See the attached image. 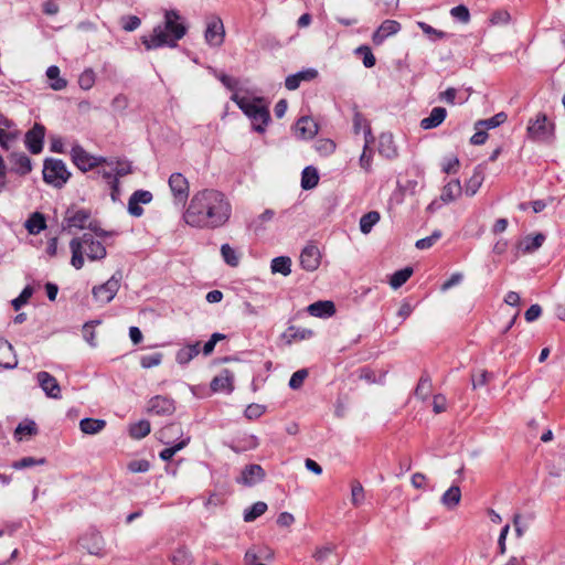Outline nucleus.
Listing matches in <instances>:
<instances>
[{"label":"nucleus","instance_id":"1","mask_svg":"<svg viewBox=\"0 0 565 565\" xmlns=\"http://www.w3.org/2000/svg\"><path fill=\"white\" fill-rule=\"evenodd\" d=\"M231 213L232 206L224 193L204 189L192 196L183 217L192 227L215 230L228 222Z\"/></svg>","mask_w":565,"mask_h":565},{"label":"nucleus","instance_id":"2","mask_svg":"<svg viewBox=\"0 0 565 565\" xmlns=\"http://www.w3.org/2000/svg\"><path fill=\"white\" fill-rule=\"evenodd\" d=\"M188 32V25L184 18L177 10H166L163 22L153 28L148 35L141 36V43L147 51L159 47H177L178 42L184 38Z\"/></svg>","mask_w":565,"mask_h":565},{"label":"nucleus","instance_id":"3","mask_svg":"<svg viewBox=\"0 0 565 565\" xmlns=\"http://www.w3.org/2000/svg\"><path fill=\"white\" fill-rule=\"evenodd\" d=\"M70 248L72 252L71 264L76 269H81L84 266V253L90 260H99L106 256V248L103 243L95 241L89 233L73 238L70 242Z\"/></svg>","mask_w":565,"mask_h":565},{"label":"nucleus","instance_id":"4","mask_svg":"<svg viewBox=\"0 0 565 565\" xmlns=\"http://www.w3.org/2000/svg\"><path fill=\"white\" fill-rule=\"evenodd\" d=\"M233 102L243 110V113L253 121V128L257 132H264L270 115L267 106L262 105V98L249 99L233 94L231 97Z\"/></svg>","mask_w":565,"mask_h":565},{"label":"nucleus","instance_id":"5","mask_svg":"<svg viewBox=\"0 0 565 565\" xmlns=\"http://www.w3.org/2000/svg\"><path fill=\"white\" fill-rule=\"evenodd\" d=\"M527 136L537 142H551L555 135V125L544 113H539L534 119L527 124Z\"/></svg>","mask_w":565,"mask_h":565},{"label":"nucleus","instance_id":"6","mask_svg":"<svg viewBox=\"0 0 565 565\" xmlns=\"http://www.w3.org/2000/svg\"><path fill=\"white\" fill-rule=\"evenodd\" d=\"M65 163L60 159H46L43 168V179L55 188H62L70 179Z\"/></svg>","mask_w":565,"mask_h":565},{"label":"nucleus","instance_id":"7","mask_svg":"<svg viewBox=\"0 0 565 565\" xmlns=\"http://www.w3.org/2000/svg\"><path fill=\"white\" fill-rule=\"evenodd\" d=\"M120 279L121 274L116 273L106 282L95 286L92 290L95 300L102 303L110 302L119 290Z\"/></svg>","mask_w":565,"mask_h":565},{"label":"nucleus","instance_id":"8","mask_svg":"<svg viewBox=\"0 0 565 565\" xmlns=\"http://www.w3.org/2000/svg\"><path fill=\"white\" fill-rule=\"evenodd\" d=\"M78 542L82 548L87 551L90 555L98 557L105 555V541L99 532L89 530L79 537Z\"/></svg>","mask_w":565,"mask_h":565},{"label":"nucleus","instance_id":"9","mask_svg":"<svg viewBox=\"0 0 565 565\" xmlns=\"http://www.w3.org/2000/svg\"><path fill=\"white\" fill-rule=\"evenodd\" d=\"M72 160L74 164L82 171L86 172L95 167H98L102 162L106 160L104 158H97L89 154L83 147L79 145H75L72 147L71 151Z\"/></svg>","mask_w":565,"mask_h":565},{"label":"nucleus","instance_id":"10","mask_svg":"<svg viewBox=\"0 0 565 565\" xmlns=\"http://www.w3.org/2000/svg\"><path fill=\"white\" fill-rule=\"evenodd\" d=\"M225 31L223 22L220 18H213L207 22L204 32L205 42L210 46L217 47L224 42Z\"/></svg>","mask_w":565,"mask_h":565},{"label":"nucleus","instance_id":"11","mask_svg":"<svg viewBox=\"0 0 565 565\" xmlns=\"http://www.w3.org/2000/svg\"><path fill=\"white\" fill-rule=\"evenodd\" d=\"M168 182L174 200L179 203H184L189 196V182L186 178L175 172L170 175Z\"/></svg>","mask_w":565,"mask_h":565},{"label":"nucleus","instance_id":"12","mask_svg":"<svg viewBox=\"0 0 565 565\" xmlns=\"http://www.w3.org/2000/svg\"><path fill=\"white\" fill-rule=\"evenodd\" d=\"M265 470L262 466L252 463L244 467L241 472V476L236 479L238 483H242L247 487H253L265 479Z\"/></svg>","mask_w":565,"mask_h":565},{"label":"nucleus","instance_id":"13","mask_svg":"<svg viewBox=\"0 0 565 565\" xmlns=\"http://www.w3.org/2000/svg\"><path fill=\"white\" fill-rule=\"evenodd\" d=\"M321 254L316 245H307L300 254V265L307 271H315L320 266Z\"/></svg>","mask_w":565,"mask_h":565},{"label":"nucleus","instance_id":"14","mask_svg":"<svg viewBox=\"0 0 565 565\" xmlns=\"http://www.w3.org/2000/svg\"><path fill=\"white\" fill-rule=\"evenodd\" d=\"M294 131L297 138L309 140L318 134V125L312 118L302 116L295 124Z\"/></svg>","mask_w":565,"mask_h":565},{"label":"nucleus","instance_id":"15","mask_svg":"<svg viewBox=\"0 0 565 565\" xmlns=\"http://www.w3.org/2000/svg\"><path fill=\"white\" fill-rule=\"evenodd\" d=\"M44 135L45 129L40 124H35L33 128L25 134V145L32 153L36 154L42 151Z\"/></svg>","mask_w":565,"mask_h":565},{"label":"nucleus","instance_id":"16","mask_svg":"<svg viewBox=\"0 0 565 565\" xmlns=\"http://www.w3.org/2000/svg\"><path fill=\"white\" fill-rule=\"evenodd\" d=\"M38 383L44 391L46 396L51 398H61V387L56 379L45 371H41L36 374Z\"/></svg>","mask_w":565,"mask_h":565},{"label":"nucleus","instance_id":"17","mask_svg":"<svg viewBox=\"0 0 565 565\" xmlns=\"http://www.w3.org/2000/svg\"><path fill=\"white\" fill-rule=\"evenodd\" d=\"M152 200V194L146 190L135 191L128 201V212L136 217L143 214V209L140 204H148Z\"/></svg>","mask_w":565,"mask_h":565},{"label":"nucleus","instance_id":"18","mask_svg":"<svg viewBox=\"0 0 565 565\" xmlns=\"http://www.w3.org/2000/svg\"><path fill=\"white\" fill-rule=\"evenodd\" d=\"M90 220V212L87 210H74L68 209L65 215V222L68 228L75 227L78 230H83L88 227Z\"/></svg>","mask_w":565,"mask_h":565},{"label":"nucleus","instance_id":"19","mask_svg":"<svg viewBox=\"0 0 565 565\" xmlns=\"http://www.w3.org/2000/svg\"><path fill=\"white\" fill-rule=\"evenodd\" d=\"M401 23L395 20H385L373 33L372 40L375 45H381L387 36L398 33Z\"/></svg>","mask_w":565,"mask_h":565},{"label":"nucleus","instance_id":"20","mask_svg":"<svg viewBox=\"0 0 565 565\" xmlns=\"http://www.w3.org/2000/svg\"><path fill=\"white\" fill-rule=\"evenodd\" d=\"M183 429L180 424H169L158 431V439L164 445H175L183 439Z\"/></svg>","mask_w":565,"mask_h":565},{"label":"nucleus","instance_id":"21","mask_svg":"<svg viewBox=\"0 0 565 565\" xmlns=\"http://www.w3.org/2000/svg\"><path fill=\"white\" fill-rule=\"evenodd\" d=\"M174 402L171 398L157 395L149 401L148 412L157 415H170L174 412Z\"/></svg>","mask_w":565,"mask_h":565},{"label":"nucleus","instance_id":"22","mask_svg":"<svg viewBox=\"0 0 565 565\" xmlns=\"http://www.w3.org/2000/svg\"><path fill=\"white\" fill-rule=\"evenodd\" d=\"M18 365L17 354L11 343L0 338V366L3 369H14Z\"/></svg>","mask_w":565,"mask_h":565},{"label":"nucleus","instance_id":"23","mask_svg":"<svg viewBox=\"0 0 565 565\" xmlns=\"http://www.w3.org/2000/svg\"><path fill=\"white\" fill-rule=\"evenodd\" d=\"M309 315L318 318H328L335 313V306L330 300H319L308 306Z\"/></svg>","mask_w":565,"mask_h":565},{"label":"nucleus","instance_id":"24","mask_svg":"<svg viewBox=\"0 0 565 565\" xmlns=\"http://www.w3.org/2000/svg\"><path fill=\"white\" fill-rule=\"evenodd\" d=\"M545 242V235L537 233L535 235H526L519 242V249L523 254H532L537 250Z\"/></svg>","mask_w":565,"mask_h":565},{"label":"nucleus","instance_id":"25","mask_svg":"<svg viewBox=\"0 0 565 565\" xmlns=\"http://www.w3.org/2000/svg\"><path fill=\"white\" fill-rule=\"evenodd\" d=\"M318 75V72L313 68H309L306 71L298 72L296 74L287 76L285 81V86L289 90H295L299 87L300 83L302 81H311L316 78Z\"/></svg>","mask_w":565,"mask_h":565},{"label":"nucleus","instance_id":"26","mask_svg":"<svg viewBox=\"0 0 565 565\" xmlns=\"http://www.w3.org/2000/svg\"><path fill=\"white\" fill-rule=\"evenodd\" d=\"M447 110L444 107H435L430 115L420 120V127L425 130L438 127L446 118Z\"/></svg>","mask_w":565,"mask_h":565},{"label":"nucleus","instance_id":"27","mask_svg":"<svg viewBox=\"0 0 565 565\" xmlns=\"http://www.w3.org/2000/svg\"><path fill=\"white\" fill-rule=\"evenodd\" d=\"M484 181L483 168L481 166H477L473 170L472 175L468 179L465 185V193L468 196H473Z\"/></svg>","mask_w":565,"mask_h":565},{"label":"nucleus","instance_id":"28","mask_svg":"<svg viewBox=\"0 0 565 565\" xmlns=\"http://www.w3.org/2000/svg\"><path fill=\"white\" fill-rule=\"evenodd\" d=\"M462 193V186L458 179L448 182L441 190L440 201L449 203L458 199Z\"/></svg>","mask_w":565,"mask_h":565},{"label":"nucleus","instance_id":"29","mask_svg":"<svg viewBox=\"0 0 565 565\" xmlns=\"http://www.w3.org/2000/svg\"><path fill=\"white\" fill-rule=\"evenodd\" d=\"M313 334L312 330L306 328H297L295 326L288 327V329L282 333V339H285L287 344H291L295 341H301L311 338Z\"/></svg>","mask_w":565,"mask_h":565},{"label":"nucleus","instance_id":"30","mask_svg":"<svg viewBox=\"0 0 565 565\" xmlns=\"http://www.w3.org/2000/svg\"><path fill=\"white\" fill-rule=\"evenodd\" d=\"M461 500V490L458 486H451L440 499L441 504L448 510H455Z\"/></svg>","mask_w":565,"mask_h":565},{"label":"nucleus","instance_id":"31","mask_svg":"<svg viewBox=\"0 0 565 565\" xmlns=\"http://www.w3.org/2000/svg\"><path fill=\"white\" fill-rule=\"evenodd\" d=\"M106 427V422L104 419L96 418H83L79 422V428L82 433L87 435H95L102 431Z\"/></svg>","mask_w":565,"mask_h":565},{"label":"nucleus","instance_id":"32","mask_svg":"<svg viewBox=\"0 0 565 565\" xmlns=\"http://www.w3.org/2000/svg\"><path fill=\"white\" fill-rule=\"evenodd\" d=\"M353 128H354L355 134H359V131L363 128L364 139H365V148H369V145L374 141V137L372 136L371 127L367 124L366 119L359 113H356L354 115Z\"/></svg>","mask_w":565,"mask_h":565},{"label":"nucleus","instance_id":"33","mask_svg":"<svg viewBox=\"0 0 565 565\" xmlns=\"http://www.w3.org/2000/svg\"><path fill=\"white\" fill-rule=\"evenodd\" d=\"M200 342L189 344L180 349L175 354V360L179 364H188L200 353Z\"/></svg>","mask_w":565,"mask_h":565},{"label":"nucleus","instance_id":"34","mask_svg":"<svg viewBox=\"0 0 565 565\" xmlns=\"http://www.w3.org/2000/svg\"><path fill=\"white\" fill-rule=\"evenodd\" d=\"M46 227L45 217L40 212H34L25 222V228L30 234L36 235Z\"/></svg>","mask_w":565,"mask_h":565},{"label":"nucleus","instance_id":"35","mask_svg":"<svg viewBox=\"0 0 565 565\" xmlns=\"http://www.w3.org/2000/svg\"><path fill=\"white\" fill-rule=\"evenodd\" d=\"M319 174L316 168L306 167L301 173V188L303 190H311L318 185Z\"/></svg>","mask_w":565,"mask_h":565},{"label":"nucleus","instance_id":"36","mask_svg":"<svg viewBox=\"0 0 565 565\" xmlns=\"http://www.w3.org/2000/svg\"><path fill=\"white\" fill-rule=\"evenodd\" d=\"M270 270L273 274L288 276L291 273V259L288 256H279L271 260Z\"/></svg>","mask_w":565,"mask_h":565},{"label":"nucleus","instance_id":"37","mask_svg":"<svg viewBox=\"0 0 565 565\" xmlns=\"http://www.w3.org/2000/svg\"><path fill=\"white\" fill-rule=\"evenodd\" d=\"M232 380H233V376L231 375V373L227 370H225L222 374H220L218 376H215L212 380L211 388L214 392H220V391H224V390H227L231 392L233 390Z\"/></svg>","mask_w":565,"mask_h":565},{"label":"nucleus","instance_id":"38","mask_svg":"<svg viewBox=\"0 0 565 565\" xmlns=\"http://www.w3.org/2000/svg\"><path fill=\"white\" fill-rule=\"evenodd\" d=\"M380 220L381 215L377 211L367 212L360 218V231L365 235L371 233L373 226L376 225Z\"/></svg>","mask_w":565,"mask_h":565},{"label":"nucleus","instance_id":"39","mask_svg":"<svg viewBox=\"0 0 565 565\" xmlns=\"http://www.w3.org/2000/svg\"><path fill=\"white\" fill-rule=\"evenodd\" d=\"M379 152L386 158H393L396 156L392 135L383 134L380 136Z\"/></svg>","mask_w":565,"mask_h":565},{"label":"nucleus","instance_id":"40","mask_svg":"<svg viewBox=\"0 0 565 565\" xmlns=\"http://www.w3.org/2000/svg\"><path fill=\"white\" fill-rule=\"evenodd\" d=\"M170 561L173 565H192L193 556L188 547L181 546L171 554Z\"/></svg>","mask_w":565,"mask_h":565},{"label":"nucleus","instance_id":"41","mask_svg":"<svg viewBox=\"0 0 565 565\" xmlns=\"http://www.w3.org/2000/svg\"><path fill=\"white\" fill-rule=\"evenodd\" d=\"M190 443V437H185L181 440H179L175 445H168L169 447L162 449L159 454V457L163 461H169L172 459V457L180 450H182L184 447L188 446Z\"/></svg>","mask_w":565,"mask_h":565},{"label":"nucleus","instance_id":"42","mask_svg":"<svg viewBox=\"0 0 565 565\" xmlns=\"http://www.w3.org/2000/svg\"><path fill=\"white\" fill-rule=\"evenodd\" d=\"M14 169L18 173L24 175L32 170L31 160L24 153H14L12 156Z\"/></svg>","mask_w":565,"mask_h":565},{"label":"nucleus","instance_id":"43","mask_svg":"<svg viewBox=\"0 0 565 565\" xmlns=\"http://www.w3.org/2000/svg\"><path fill=\"white\" fill-rule=\"evenodd\" d=\"M413 268L412 267H405L403 269H399L395 271L390 280V285L393 289H397L402 287L412 276Z\"/></svg>","mask_w":565,"mask_h":565},{"label":"nucleus","instance_id":"44","mask_svg":"<svg viewBox=\"0 0 565 565\" xmlns=\"http://www.w3.org/2000/svg\"><path fill=\"white\" fill-rule=\"evenodd\" d=\"M150 433V423L148 420H139L131 424L129 427V435L134 439H141Z\"/></svg>","mask_w":565,"mask_h":565},{"label":"nucleus","instance_id":"45","mask_svg":"<svg viewBox=\"0 0 565 565\" xmlns=\"http://www.w3.org/2000/svg\"><path fill=\"white\" fill-rule=\"evenodd\" d=\"M431 380L427 374L422 375L415 390L416 397L425 401L431 392Z\"/></svg>","mask_w":565,"mask_h":565},{"label":"nucleus","instance_id":"46","mask_svg":"<svg viewBox=\"0 0 565 565\" xmlns=\"http://www.w3.org/2000/svg\"><path fill=\"white\" fill-rule=\"evenodd\" d=\"M46 76L54 81L52 84H51V87L54 89V90H62L66 87L67 85V82L64 79V78H61L60 77V68L55 65H52L50 66L47 70H46Z\"/></svg>","mask_w":565,"mask_h":565},{"label":"nucleus","instance_id":"47","mask_svg":"<svg viewBox=\"0 0 565 565\" xmlns=\"http://www.w3.org/2000/svg\"><path fill=\"white\" fill-rule=\"evenodd\" d=\"M267 510V504L263 501L255 502L249 509H247L244 513L245 522H253L258 516L263 515Z\"/></svg>","mask_w":565,"mask_h":565},{"label":"nucleus","instance_id":"48","mask_svg":"<svg viewBox=\"0 0 565 565\" xmlns=\"http://www.w3.org/2000/svg\"><path fill=\"white\" fill-rule=\"evenodd\" d=\"M98 173H100L103 179H105V181L110 185L111 199H113V201H116L117 196L119 194V182H118V179L116 178V174H114L115 173L114 168L110 171H106V170L98 171Z\"/></svg>","mask_w":565,"mask_h":565},{"label":"nucleus","instance_id":"49","mask_svg":"<svg viewBox=\"0 0 565 565\" xmlns=\"http://www.w3.org/2000/svg\"><path fill=\"white\" fill-rule=\"evenodd\" d=\"M364 489L360 481L354 480L351 483V502L354 507H360L364 501Z\"/></svg>","mask_w":565,"mask_h":565},{"label":"nucleus","instance_id":"50","mask_svg":"<svg viewBox=\"0 0 565 565\" xmlns=\"http://www.w3.org/2000/svg\"><path fill=\"white\" fill-rule=\"evenodd\" d=\"M221 254L223 256L224 262L227 265L232 267L238 266L239 257L236 255V252L228 244H223L221 246Z\"/></svg>","mask_w":565,"mask_h":565},{"label":"nucleus","instance_id":"51","mask_svg":"<svg viewBox=\"0 0 565 565\" xmlns=\"http://www.w3.org/2000/svg\"><path fill=\"white\" fill-rule=\"evenodd\" d=\"M508 116L505 113L501 111L495 114L493 117L480 120L477 122V126H483L487 129L495 128L502 125L507 120Z\"/></svg>","mask_w":565,"mask_h":565},{"label":"nucleus","instance_id":"52","mask_svg":"<svg viewBox=\"0 0 565 565\" xmlns=\"http://www.w3.org/2000/svg\"><path fill=\"white\" fill-rule=\"evenodd\" d=\"M162 359H163V354L160 353V352H156V353H152V354L143 355L140 359V365L143 369L154 367V366H158V365L161 364Z\"/></svg>","mask_w":565,"mask_h":565},{"label":"nucleus","instance_id":"53","mask_svg":"<svg viewBox=\"0 0 565 565\" xmlns=\"http://www.w3.org/2000/svg\"><path fill=\"white\" fill-rule=\"evenodd\" d=\"M95 84V73L93 70H85L78 77V85L82 89L88 90Z\"/></svg>","mask_w":565,"mask_h":565},{"label":"nucleus","instance_id":"54","mask_svg":"<svg viewBox=\"0 0 565 565\" xmlns=\"http://www.w3.org/2000/svg\"><path fill=\"white\" fill-rule=\"evenodd\" d=\"M44 463H45L44 458L35 459L33 457H24L20 460L14 461L12 463V468L19 470V469L30 468V467H33L36 465H44Z\"/></svg>","mask_w":565,"mask_h":565},{"label":"nucleus","instance_id":"55","mask_svg":"<svg viewBox=\"0 0 565 565\" xmlns=\"http://www.w3.org/2000/svg\"><path fill=\"white\" fill-rule=\"evenodd\" d=\"M315 148L321 156H329L334 151L335 143L331 139H319Z\"/></svg>","mask_w":565,"mask_h":565},{"label":"nucleus","instance_id":"56","mask_svg":"<svg viewBox=\"0 0 565 565\" xmlns=\"http://www.w3.org/2000/svg\"><path fill=\"white\" fill-rule=\"evenodd\" d=\"M335 550L334 545L328 544L324 546L317 547L312 554V557L318 563H323Z\"/></svg>","mask_w":565,"mask_h":565},{"label":"nucleus","instance_id":"57","mask_svg":"<svg viewBox=\"0 0 565 565\" xmlns=\"http://www.w3.org/2000/svg\"><path fill=\"white\" fill-rule=\"evenodd\" d=\"M308 374V370L306 369L296 371L289 380V387L292 390L300 388L303 384V381L307 379Z\"/></svg>","mask_w":565,"mask_h":565},{"label":"nucleus","instance_id":"58","mask_svg":"<svg viewBox=\"0 0 565 565\" xmlns=\"http://www.w3.org/2000/svg\"><path fill=\"white\" fill-rule=\"evenodd\" d=\"M440 237H441V232L436 230L433 232V234L430 236L418 239L416 242L415 246L418 249L430 248Z\"/></svg>","mask_w":565,"mask_h":565},{"label":"nucleus","instance_id":"59","mask_svg":"<svg viewBox=\"0 0 565 565\" xmlns=\"http://www.w3.org/2000/svg\"><path fill=\"white\" fill-rule=\"evenodd\" d=\"M33 295V288L31 286H26L22 292L19 295V297H17L15 299L12 300V306L14 308V310H19L23 305H25L29 299L32 297Z\"/></svg>","mask_w":565,"mask_h":565},{"label":"nucleus","instance_id":"60","mask_svg":"<svg viewBox=\"0 0 565 565\" xmlns=\"http://www.w3.org/2000/svg\"><path fill=\"white\" fill-rule=\"evenodd\" d=\"M417 25L422 29V31L431 40L436 41V40H440V39H444L446 36V33L443 32V31H439V30H436L434 29L433 26H430L429 24L425 23V22H417Z\"/></svg>","mask_w":565,"mask_h":565},{"label":"nucleus","instance_id":"61","mask_svg":"<svg viewBox=\"0 0 565 565\" xmlns=\"http://www.w3.org/2000/svg\"><path fill=\"white\" fill-rule=\"evenodd\" d=\"M265 413V406L260 404H249L245 409V417L248 419H257Z\"/></svg>","mask_w":565,"mask_h":565},{"label":"nucleus","instance_id":"62","mask_svg":"<svg viewBox=\"0 0 565 565\" xmlns=\"http://www.w3.org/2000/svg\"><path fill=\"white\" fill-rule=\"evenodd\" d=\"M150 469V463L146 459L132 460L128 463V470L132 473L147 472Z\"/></svg>","mask_w":565,"mask_h":565},{"label":"nucleus","instance_id":"63","mask_svg":"<svg viewBox=\"0 0 565 565\" xmlns=\"http://www.w3.org/2000/svg\"><path fill=\"white\" fill-rule=\"evenodd\" d=\"M129 105V100L127 96L122 94H118L115 96L111 100V108L116 113H122L125 109H127Z\"/></svg>","mask_w":565,"mask_h":565},{"label":"nucleus","instance_id":"64","mask_svg":"<svg viewBox=\"0 0 565 565\" xmlns=\"http://www.w3.org/2000/svg\"><path fill=\"white\" fill-rule=\"evenodd\" d=\"M451 15L459 21L467 23L470 20V13L466 6L460 4L451 9L450 11Z\"/></svg>","mask_w":565,"mask_h":565}]
</instances>
